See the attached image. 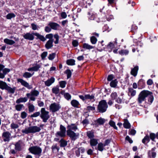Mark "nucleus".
<instances>
[{"label":"nucleus","mask_w":158,"mask_h":158,"mask_svg":"<svg viewBox=\"0 0 158 158\" xmlns=\"http://www.w3.org/2000/svg\"><path fill=\"white\" fill-rule=\"evenodd\" d=\"M147 97H148V101L151 104L153 101V96L151 92L147 90H143L140 93L138 98L139 103H141L145 100L146 98Z\"/></svg>","instance_id":"f257e3e1"},{"label":"nucleus","mask_w":158,"mask_h":158,"mask_svg":"<svg viewBox=\"0 0 158 158\" xmlns=\"http://www.w3.org/2000/svg\"><path fill=\"white\" fill-rule=\"evenodd\" d=\"M41 130L40 128L36 126H32L25 128L22 130L23 133L28 134L29 133H34L39 132Z\"/></svg>","instance_id":"f03ea898"},{"label":"nucleus","mask_w":158,"mask_h":158,"mask_svg":"<svg viewBox=\"0 0 158 158\" xmlns=\"http://www.w3.org/2000/svg\"><path fill=\"white\" fill-rule=\"evenodd\" d=\"M108 107V105L106 101L105 100H102L99 102L98 105V110L99 112L104 113L106 111Z\"/></svg>","instance_id":"7ed1b4c3"},{"label":"nucleus","mask_w":158,"mask_h":158,"mask_svg":"<svg viewBox=\"0 0 158 158\" xmlns=\"http://www.w3.org/2000/svg\"><path fill=\"white\" fill-rule=\"evenodd\" d=\"M49 112L46 110L44 108H42L40 110V117L42 119L43 122L44 123L47 122V120L50 118Z\"/></svg>","instance_id":"20e7f679"},{"label":"nucleus","mask_w":158,"mask_h":158,"mask_svg":"<svg viewBox=\"0 0 158 158\" xmlns=\"http://www.w3.org/2000/svg\"><path fill=\"white\" fill-rule=\"evenodd\" d=\"M29 150L32 154L40 156L42 152L41 148L38 146H34L30 147Z\"/></svg>","instance_id":"39448f33"},{"label":"nucleus","mask_w":158,"mask_h":158,"mask_svg":"<svg viewBox=\"0 0 158 158\" xmlns=\"http://www.w3.org/2000/svg\"><path fill=\"white\" fill-rule=\"evenodd\" d=\"M39 92L35 89L32 90L30 93L26 94L27 96L29 98L30 100L35 101L36 99L35 97H37L39 94Z\"/></svg>","instance_id":"423d86ee"},{"label":"nucleus","mask_w":158,"mask_h":158,"mask_svg":"<svg viewBox=\"0 0 158 158\" xmlns=\"http://www.w3.org/2000/svg\"><path fill=\"white\" fill-rule=\"evenodd\" d=\"M60 108L61 106L60 105L56 102L52 103L49 106L50 110L52 112L58 111Z\"/></svg>","instance_id":"0eeeda50"},{"label":"nucleus","mask_w":158,"mask_h":158,"mask_svg":"<svg viewBox=\"0 0 158 158\" xmlns=\"http://www.w3.org/2000/svg\"><path fill=\"white\" fill-rule=\"evenodd\" d=\"M67 135L71 140H75L79 137V134L78 133H75L74 131H67Z\"/></svg>","instance_id":"6e6552de"},{"label":"nucleus","mask_w":158,"mask_h":158,"mask_svg":"<svg viewBox=\"0 0 158 158\" xmlns=\"http://www.w3.org/2000/svg\"><path fill=\"white\" fill-rule=\"evenodd\" d=\"M60 131L57 132L56 134V136L60 137H65L66 135V128L64 127L61 125L60 126Z\"/></svg>","instance_id":"1a4fd4ad"},{"label":"nucleus","mask_w":158,"mask_h":158,"mask_svg":"<svg viewBox=\"0 0 158 158\" xmlns=\"http://www.w3.org/2000/svg\"><path fill=\"white\" fill-rule=\"evenodd\" d=\"M79 97L83 101L86 99H89L92 101V102L95 100L94 99V94L90 95L89 94H85L84 95H79Z\"/></svg>","instance_id":"9d476101"},{"label":"nucleus","mask_w":158,"mask_h":158,"mask_svg":"<svg viewBox=\"0 0 158 158\" xmlns=\"http://www.w3.org/2000/svg\"><path fill=\"white\" fill-rule=\"evenodd\" d=\"M10 133L9 131H5L2 134V138L4 142H9L10 140Z\"/></svg>","instance_id":"9b49d317"},{"label":"nucleus","mask_w":158,"mask_h":158,"mask_svg":"<svg viewBox=\"0 0 158 158\" xmlns=\"http://www.w3.org/2000/svg\"><path fill=\"white\" fill-rule=\"evenodd\" d=\"M35 33L34 32L32 33L28 32L25 34L23 37L26 40H33L34 39V35Z\"/></svg>","instance_id":"f8f14e48"},{"label":"nucleus","mask_w":158,"mask_h":158,"mask_svg":"<svg viewBox=\"0 0 158 158\" xmlns=\"http://www.w3.org/2000/svg\"><path fill=\"white\" fill-rule=\"evenodd\" d=\"M67 131H76L78 127L75 124H71L67 126Z\"/></svg>","instance_id":"ddd939ff"},{"label":"nucleus","mask_w":158,"mask_h":158,"mask_svg":"<svg viewBox=\"0 0 158 158\" xmlns=\"http://www.w3.org/2000/svg\"><path fill=\"white\" fill-rule=\"evenodd\" d=\"M18 82H20L23 85L29 89H31L32 88V86L31 85H30L27 82L22 79H18Z\"/></svg>","instance_id":"4468645a"},{"label":"nucleus","mask_w":158,"mask_h":158,"mask_svg":"<svg viewBox=\"0 0 158 158\" xmlns=\"http://www.w3.org/2000/svg\"><path fill=\"white\" fill-rule=\"evenodd\" d=\"M23 144V142L19 140L15 144V149L16 151H20L21 150L22 146Z\"/></svg>","instance_id":"2eb2a0df"},{"label":"nucleus","mask_w":158,"mask_h":158,"mask_svg":"<svg viewBox=\"0 0 158 158\" xmlns=\"http://www.w3.org/2000/svg\"><path fill=\"white\" fill-rule=\"evenodd\" d=\"M156 148H152L151 150L149 151L148 152V155L149 157H152V158H155L156 156V153L154 152Z\"/></svg>","instance_id":"dca6fc26"},{"label":"nucleus","mask_w":158,"mask_h":158,"mask_svg":"<svg viewBox=\"0 0 158 158\" xmlns=\"http://www.w3.org/2000/svg\"><path fill=\"white\" fill-rule=\"evenodd\" d=\"M139 70V67L136 66L134 68H132L131 71V74L135 77L137 74Z\"/></svg>","instance_id":"f3484780"},{"label":"nucleus","mask_w":158,"mask_h":158,"mask_svg":"<svg viewBox=\"0 0 158 158\" xmlns=\"http://www.w3.org/2000/svg\"><path fill=\"white\" fill-rule=\"evenodd\" d=\"M55 80L54 77H51L50 79L44 82L46 86H49L54 82Z\"/></svg>","instance_id":"a211bd4d"},{"label":"nucleus","mask_w":158,"mask_h":158,"mask_svg":"<svg viewBox=\"0 0 158 158\" xmlns=\"http://www.w3.org/2000/svg\"><path fill=\"white\" fill-rule=\"evenodd\" d=\"M48 25L51 29L54 30H56L59 27V25L55 23L50 22L48 24Z\"/></svg>","instance_id":"6ab92c4d"},{"label":"nucleus","mask_w":158,"mask_h":158,"mask_svg":"<svg viewBox=\"0 0 158 158\" xmlns=\"http://www.w3.org/2000/svg\"><path fill=\"white\" fill-rule=\"evenodd\" d=\"M53 40H49L47 41L45 45V48L47 49H49L52 48L53 46Z\"/></svg>","instance_id":"aec40b11"},{"label":"nucleus","mask_w":158,"mask_h":158,"mask_svg":"<svg viewBox=\"0 0 158 158\" xmlns=\"http://www.w3.org/2000/svg\"><path fill=\"white\" fill-rule=\"evenodd\" d=\"M16 89V87H15L11 88L7 85L5 89L7 90L10 93L14 94Z\"/></svg>","instance_id":"412c9836"},{"label":"nucleus","mask_w":158,"mask_h":158,"mask_svg":"<svg viewBox=\"0 0 158 158\" xmlns=\"http://www.w3.org/2000/svg\"><path fill=\"white\" fill-rule=\"evenodd\" d=\"M115 41L113 42H110L109 44L108 45L107 47L108 48H110V49L111 51V49L114 48L115 46L117 45V39H115Z\"/></svg>","instance_id":"4be33fe9"},{"label":"nucleus","mask_w":158,"mask_h":158,"mask_svg":"<svg viewBox=\"0 0 158 158\" xmlns=\"http://www.w3.org/2000/svg\"><path fill=\"white\" fill-rule=\"evenodd\" d=\"M27 100V97L20 98L18 99L16 101V103L19 104L21 102H25Z\"/></svg>","instance_id":"5701e85b"},{"label":"nucleus","mask_w":158,"mask_h":158,"mask_svg":"<svg viewBox=\"0 0 158 158\" xmlns=\"http://www.w3.org/2000/svg\"><path fill=\"white\" fill-rule=\"evenodd\" d=\"M4 42L6 44L11 45L14 44L15 43L14 41L7 38L4 39Z\"/></svg>","instance_id":"b1692460"},{"label":"nucleus","mask_w":158,"mask_h":158,"mask_svg":"<svg viewBox=\"0 0 158 158\" xmlns=\"http://www.w3.org/2000/svg\"><path fill=\"white\" fill-rule=\"evenodd\" d=\"M35 35L40 39L43 41H45L46 40V39L43 36L40 35L39 33L36 32L35 34Z\"/></svg>","instance_id":"393cba45"},{"label":"nucleus","mask_w":158,"mask_h":158,"mask_svg":"<svg viewBox=\"0 0 158 158\" xmlns=\"http://www.w3.org/2000/svg\"><path fill=\"white\" fill-rule=\"evenodd\" d=\"M98 140L95 139H92L90 141V144L91 146H95L98 143Z\"/></svg>","instance_id":"a878e982"},{"label":"nucleus","mask_w":158,"mask_h":158,"mask_svg":"<svg viewBox=\"0 0 158 158\" xmlns=\"http://www.w3.org/2000/svg\"><path fill=\"white\" fill-rule=\"evenodd\" d=\"M136 93V90H134L132 88H130L129 89V92L128 93L129 95H130L131 96L133 97L135 95Z\"/></svg>","instance_id":"bb28decb"},{"label":"nucleus","mask_w":158,"mask_h":158,"mask_svg":"<svg viewBox=\"0 0 158 158\" xmlns=\"http://www.w3.org/2000/svg\"><path fill=\"white\" fill-rule=\"evenodd\" d=\"M7 86L6 83L0 80V88L2 89H6Z\"/></svg>","instance_id":"cd10ccee"},{"label":"nucleus","mask_w":158,"mask_h":158,"mask_svg":"<svg viewBox=\"0 0 158 158\" xmlns=\"http://www.w3.org/2000/svg\"><path fill=\"white\" fill-rule=\"evenodd\" d=\"M123 126L124 128L127 129L131 127V125L127 119L124 120Z\"/></svg>","instance_id":"c85d7f7f"},{"label":"nucleus","mask_w":158,"mask_h":158,"mask_svg":"<svg viewBox=\"0 0 158 158\" xmlns=\"http://www.w3.org/2000/svg\"><path fill=\"white\" fill-rule=\"evenodd\" d=\"M119 53L122 56L127 55L129 53V51L127 50H122L119 51Z\"/></svg>","instance_id":"c756f323"},{"label":"nucleus","mask_w":158,"mask_h":158,"mask_svg":"<svg viewBox=\"0 0 158 158\" xmlns=\"http://www.w3.org/2000/svg\"><path fill=\"white\" fill-rule=\"evenodd\" d=\"M59 143H60V146L61 147H64L67 144V142L63 139H61Z\"/></svg>","instance_id":"7c9ffc66"},{"label":"nucleus","mask_w":158,"mask_h":158,"mask_svg":"<svg viewBox=\"0 0 158 158\" xmlns=\"http://www.w3.org/2000/svg\"><path fill=\"white\" fill-rule=\"evenodd\" d=\"M118 82L117 79H114L110 82V86L112 87L115 88L117 86Z\"/></svg>","instance_id":"2f4dec72"},{"label":"nucleus","mask_w":158,"mask_h":158,"mask_svg":"<svg viewBox=\"0 0 158 158\" xmlns=\"http://www.w3.org/2000/svg\"><path fill=\"white\" fill-rule=\"evenodd\" d=\"M83 48L87 49H90L94 48L93 46H91L86 43H84L83 44Z\"/></svg>","instance_id":"473e14b6"},{"label":"nucleus","mask_w":158,"mask_h":158,"mask_svg":"<svg viewBox=\"0 0 158 158\" xmlns=\"http://www.w3.org/2000/svg\"><path fill=\"white\" fill-rule=\"evenodd\" d=\"M34 73H33L32 74H31L30 73L27 72H25L23 74V76L25 78H29L31 77L34 74Z\"/></svg>","instance_id":"72a5a7b5"},{"label":"nucleus","mask_w":158,"mask_h":158,"mask_svg":"<svg viewBox=\"0 0 158 158\" xmlns=\"http://www.w3.org/2000/svg\"><path fill=\"white\" fill-rule=\"evenodd\" d=\"M10 127L11 129H14L18 128L19 127V125L16 123L12 122L10 124Z\"/></svg>","instance_id":"f704fd0d"},{"label":"nucleus","mask_w":158,"mask_h":158,"mask_svg":"<svg viewBox=\"0 0 158 158\" xmlns=\"http://www.w3.org/2000/svg\"><path fill=\"white\" fill-rule=\"evenodd\" d=\"M67 63L69 65H73L75 64V60L72 59L68 60L67 61Z\"/></svg>","instance_id":"c9c22d12"},{"label":"nucleus","mask_w":158,"mask_h":158,"mask_svg":"<svg viewBox=\"0 0 158 158\" xmlns=\"http://www.w3.org/2000/svg\"><path fill=\"white\" fill-rule=\"evenodd\" d=\"M87 135L89 138L91 139L94 137V132L92 131H88L87 132Z\"/></svg>","instance_id":"e433bc0d"},{"label":"nucleus","mask_w":158,"mask_h":158,"mask_svg":"<svg viewBox=\"0 0 158 158\" xmlns=\"http://www.w3.org/2000/svg\"><path fill=\"white\" fill-rule=\"evenodd\" d=\"M88 15L89 16H88L89 19L90 20H94L95 19V17H97V15L96 14H93L90 15L89 13H88Z\"/></svg>","instance_id":"4c0bfd02"},{"label":"nucleus","mask_w":158,"mask_h":158,"mask_svg":"<svg viewBox=\"0 0 158 158\" xmlns=\"http://www.w3.org/2000/svg\"><path fill=\"white\" fill-rule=\"evenodd\" d=\"M15 17V15L13 13H10L6 15V18L8 19H10Z\"/></svg>","instance_id":"58836bf2"},{"label":"nucleus","mask_w":158,"mask_h":158,"mask_svg":"<svg viewBox=\"0 0 158 158\" xmlns=\"http://www.w3.org/2000/svg\"><path fill=\"white\" fill-rule=\"evenodd\" d=\"M105 146L102 143H98V149L100 151H102L103 150L104 147Z\"/></svg>","instance_id":"ea45409f"},{"label":"nucleus","mask_w":158,"mask_h":158,"mask_svg":"<svg viewBox=\"0 0 158 158\" xmlns=\"http://www.w3.org/2000/svg\"><path fill=\"white\" fill-rule=\"evenodd\" d=\"M71 104L72 106L75 107L77 106L79 104L78 102L76 100H73L71 102Z\"/></svg>","instance_id":"a19ab883"},{"label":"nucleus","mask_w":158,"mask_h":158,"mask_svg":"<svg viewBox=\"0 0 158 158\" xmlns=\"http://www.w3.org/2000/svg\"><path fill=\"white\" fill-rule=\"evenodd\" d=\"M23 106V104H18L15 106V109L17 111H19L21 110Z\"/></svg>","instance_id":"79ce46f5"},{"label":"nucleus","mask_w":158,"mask_h":158,"mask_svg":"<svg viewBox=\"0 0 158 158\" xmlns=\"http://www.w3.org/2000/svg\"><path fill=\"white\" fill-rule=\"evenodd\" d=\"M52 93L55 94H58L60 92L59 89L56 87L53 88L52 89Z\"/></svg>","instance_id":"37998d69"},{"label":"nucleus","mask_w":158,"mask_h":158,"mask_svg":"<svg viewBox=\"0 0 158 158\" xmlns=\"http://www.w3.org/2000/svg\"><path fill=\"white\" fill-rule=\"evenodd\" d=\"M150 140V138L148 135H146L142 140V142L145 143L146 142H148Z\"/></svg>","instance_id":"c03bdc74"},{"label":"nucleus","mask_w":158,"mask_h":158,"mask_svg":"<svg viewBox=\"0 0 158 158\" xmlns=\"http://www.w3.org/2000/svg\"><path fill=\"white\" fill-rule=\"evenodd\" d=\"M117 93L115 92L112 93L110 95V97L112 100L115 99L117 97Z\"/></svg>","instance_id":"a18cd8bd"},{"label":"nucleus","mask_w":158,"mask_h":158,"mask_svg":"<svg viewBox=\"0 0 158 158\" xmlns=\"http://www.w3.org/2000/svg\"><path fill=\"white\" fill-rule=\"evenodd\" d=\"M90 41L92 44H95L97 41V40L94 36H92L90 38Z\"/></svg>","instance_id":"49530a36"},{"label":"nucleus","mask_w":158,"mask_h":158,"mask_svg":"<svg viewBox=\"0 0 158 158\" xmlns=\"http://www.w3.org/2000/svg\"><path fill=\"white\" fill-rule=\"evenodd\" d=\"M65 73L67 75V79H69L71 77L72 73L70 69H67L65 72Z\"/></svg>","instance_id":"de8ad7c7"},{"label":"nucleus","mask_w":158,"mask_h":158,"mask_svg":"<svg viewBox=\"0 0 158 158\" xmlns=\"http://www.w3.org/2000/svg\"><path fill=\"white\" fill-rule=\"evenodd\" d=\"M109 124L111 126L113 127L114 129L116 130L117 129V127L115 125V123L114 121H112V120H110L109 122Z\"/></svg>","instance_id":"09e8293b"},{"label":"nucleus","mask_w":158,"mask_h":158,"mask_svg":"<svg viewBox=\"0 0 158 158\" xmlns=\"http://www.w3.org/2000/svg\"><path fill=\"white\" fill-rule=\"evenodd\" d=\"M31 27L32 29L33 30H38L39 28V26L34 23H32L31 24Z\"/></svg>","instance_id":"8fccbe9b"},{"label":"nucleus","mask_w":158,"mask_h":158,"mask_svg":"<svg viewBox=\"0 0 158 158\" xmlns=\"http://www.w3.org/2000/svg\"><path fill=\"white\" fill-rule=\"evenodd\" d=\"M97 122L99 124L102 125L105 122V120L103 118H99L97 119Z\"/></svg>","instance_id":"3c124183"},{"label":"nucleus","mask_w":158,"mask_h":158,"mask_svg":"<svg viewBox=\"0 0 158 158\" xmlns=\"http://www.w3.org/2000/svg\"><path fill=\"white\" fill-rule=\"evenodd\" d=\"M95 110V107L94 106V105L93 106H88L87 107V110L89 111H94Z\"/></svg>","instance_id":"603ef678"},{"label":"nucleus","mask_w":158,"mask_h":158,"mask_svg":"<svg viewBox=\"0 0 158 158\" xmlns=\"http://www.w3.org/2000/svg\"><path fill=\"white\" fill-rule=\"evenodd\" d=\"M64 98L68 100L70 99L71 98V95L69 93H67L64 94Z\"/></svg>","instance_id":"864d4df0"},{"label":"nucleus","mask_w":158,"mask_h":158,"mask_svg":"<svg viewBox=\"0 0 158 158\" xmlns=\"http://www.w3.org/2000/svg\"><path fill=\"white\" fill-rule=\"evenodd\" d=\"M56 54L55 53H52L49 55L48 59L50 60H53L55 57Z\"/></svg>","instance_id":"5fc2aeb1"},{"label":"nucleus","mask_w":158,"mask_h":158,"mask_svg":"<svg viewBox=\"0 0 158 158\" xmlns=\"http://www.w3.org/2000/svg\"><path fill=\"white\" fill-rule=\"evenodd\" d=\"M53 35L52 34H49L46 35L45 36L46 39H48L49 40H53Z\"/></svg>","instance_id":"6e6d98bb"},{"label":"nucleus","mask_w":158,"mask_h":158,"mask_svg":"<svg viewBox=\"0 0 158 158\" xmlns=\"http://www.w3.org/2000/svg\"><path fill=\"white\" fill-rule=\"evenodd\" d=\"M28 109L30 112H32L34 110L35 107L33 105L30 104L28 106Z\"/></svg>","instance_id":"4d7b16f0"},{"label":"nucleus","mask_w":158,"mask_h":158,"mask_svg":"<svg viewBox=\"0 0 158 158\" xmlns=\"http://www.w3.org/2000/svg\"><path fill=\"white\" fill-rule=\"evenodd\" d=\"M66 83V82L65 81H62L59 82L60 86L62 88L65 87Z\"/></svg>","instance_id":"13d9d810"},{"label":"nucleus","mask_w":158,"mask_h":158,"mask_svg":"<svg viewBox=\"0 0 158 158\" xmlns=\"http://www.w3.org/2000/svg\"><path fill=\"white\" fill-rule=\"evenodd\" d=\"M54 37L56 40V41H54L55 44H58L59 40V36L57 34H55L54 35Z\"/></svg>","instance_id":"bf43d9fd"},{"label":"nucleus","mask_w":158,"mask_h":158,"mask_svg":"<svg viewBox=\"0 0 158 158\" xmlns=\"http://www.w3.org/2000/svg\"><path fill=\"white\" fill-rule=\"evenodd\" d=\"M40 112H37L34 113L33 114L31 115V117H36L39 116H40Z\"/></svg>","instance_id":"052dcab7"},{"label":"nucleus","mask_w":158,"mask_h":158,"mask_svg":"<svg viewBox=\"0 0 158 158\" xmlns=\"http://www.w3.org/2000/svg\"><path fill=\"white\" fill-rule=\"evenodd\" d=\"M40 68V66L39 65H36L33 67V71H37Z\"/></svg>","instance_id":"680f3d73"},{"label":"nucleus","mask_w":158,"mask_h":158,"mask_svg":"<svg viewBox=\"0 0 158 158\" xmlns=\"http://www.w3.org/2000/svg\"><path fill=\"white\" fill-rule=\"evenodd\" d=\"M48 52H44L41 55V57L42 59L43 60L47 56Z\"/></svg>","instance_id":"e2e57ef3"},{"label":"nucleus","mask_w":158,"mask_h":158,"mask_svg":"<svg viewBox=\"0 0 158 158\" xmlns=\"http://www.w3.org/2000/svg\"><path fill=\"white\" fill-rule=\"evenodd\" d=\"M155 137H156V135H155V134L153 133L150 134V137L152 141L154 140Z\"/></svg>","instance_id":"0e129e2a"},{"label":"nucleus","mask_w":158,"mask_h":158,"mask_svg":"<svg viewBox=\"0 0 158 158\" xmlns=\"http://www.w3.org/2000/svg\"><path fill=\"white\" fill-rule=\"evenodd\" d=\"M27 116V114L24 111L23 112L21 113V117L22 118H25Z\"/></svg>","instance_id":"69168bd1"},{"label":"nucleus","mask_w":158,"mask_h":158,"mask_svg":"<svg viewBox=\"0 0 158 158\" xmlns=\"http://www.w3.org/2000/svg\"><path fill=\"white\" fill-rule=\"evenodd\" d=\"M136 131L134 129H130L129 130V134L132 135H134L136 133Z\"/></svg>","instance_id":"338daca9"},{"label":"nucleus","mask_w":158,"mask_h":158,"mask_svg":"<svg viewBox=\"0 0 158 158\" xmlns=\"http://www.w3.org/2000/svg\"><path fill=\"white\" fill-rule=\"evenodd\" d=\"M60 16L62 19H65L67 17V15L65 12H62L60 14Z\"/></svg>","instance_id":"774afa93"}]
</instances>
